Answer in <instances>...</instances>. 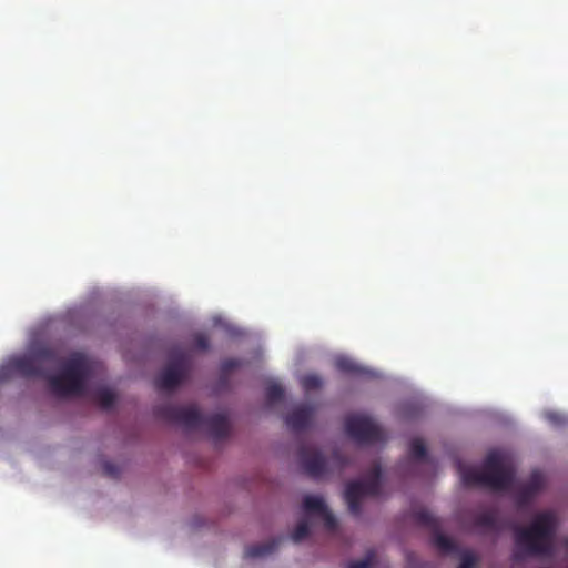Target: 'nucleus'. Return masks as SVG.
I'll return each mask as SVG.
<instances>
[{
	"instance_id": "obj_11",
	"label": "nucleus",
	"mask_w": 568,
	"mask_h": 568,
	"mask_svg": "<svg viewBox=\"0 0 568 568\" xmlns=\"http://www.w3.org/2000/svg\"><path fill=\"white\" fill-rule=\"evenodd\" d=\"M475 525L487 532L494 534H498L508 527L507 520L496 509H489L477 515Z\"/></svg>"
},
{
	"instance_id": "obj_4",
	"label": "nucleus",
	"mask_w": 568,
	"mask_h": 568,
	"mask_svg": "<svg viewBox=\"0 0 568 568\" xmlns=\"http://www.w3.org/2000/svg\"><path fill=\"white\" fill-rule=\"evenodd\" d=\"M382 491V467L376 464L364 479L349 481L344 491V499L351 514L362 513V501L365 497L379 496Z\"/></svg>"
},
{
	"instance_id": "obj_13",
	"label": "nucleus",
	"mask_w": 568,
	"mask_h": 568,
	"mask_svg": "<svg viewBox=\"0 0 568 568\" xmlns=\"http://www.w3.org/2000/svg\"><path fill=\"white\" fill-rule=\"evenodd\" d=\"M204 426L214 440L224 439L229 436L230 423L227 416L224 414L217 413L205 417L203 427Z\"/></svg>"
},
{
	"instance_id": "obj_22",
	"label": "nucleus",
	"mask_w": 568,
	"mask_h": 568,
	"mask_svg": "<svg viewBox=\"0 0 568 568\" xmlns=\"http://www.w3.org/2000/svg\"><path fill=\"white\" fill-rule=\"evenodd\" d=\"M310 535V525L306 519L301 520L291 535L294 542H301Z\"/></svg>"
},
{
	"instance_id": "obj_28",
	"label": "nucleus",
	"mask_w": 568,
	"mask_h": 568,
	"mask_svg": "<svg viewBox=\"0 0 568 568\" xmlns=\"http://www.w3.org/2000/svg\"><path fill=\"white\" fill-rule=\"evenodd\" d=\"M474 564V555L470 550L464 548V568H471Z\"/></svg>"
},
{
	"instance_id": "obj_10",
	"label": "nucleus",
	"mask_w": 568,
	"mask_h": 568,
	"mask_svg": "<svg viewBox=\"0 0 568 568\" xmlns=\"http://www.w3.org/2000/svg\"><path fill=\"white\" fill-rule=\"evenodd\" d=\"M545 484V478L541 471L534 470L527 480L516 493V503L519 507H524L530 503L537 493L541 490Z\"/></svg>"
},
{
	"instance_id": "obj_29",
	"label": "nucleus",
	"mask_w": 568,
	"mask_h": 568,
	"mask_svg": "<svg viewBox=\"0 0 568 568\" xmlns=\"http://www.w3.org/2000/svg\"><path fill=\"white\" fill-rule=\"evenodd\" d=\"M455 469L459 478L462 479V459L455 460Z\"/></svg>"
},
{
	"instance_id": "obj_24",
	"label": "nucleus",
	"mask_w": 568,
	"mask_h": 568,
	"mask_svg": "<svg viewBox=\"0 0 568 568\" xmlns=\"http://www.w3.org/2000/svg\"><path fill=\"white\" fill-rule=\"evenodd\" d=\"M193 347L197 351H206L210 347L209 338L203 333H197L193 336Z\"/></svg>"
},
{
	"instance_id": "obj_21",
	"label": "nucleus",
	"mask_w": 568,
	"mask_h": 568,
	"mask_svg": "<svg viewBox=\"0 0 568 568\" xmlns=\"http://www.w3.org/2000/svg\"><path fill=\"white\" fill-rule=\"evenodd\" d=\"M301 384L306 392H311L321 388L323 381L316 374H307L301 378Z\"/></svg>"
},
{
	"instance_id": "obj_20",
	"label": "nucleus",
	"mask_w": 568,
	"mask_h": 568,
	"mask_svg": "<svg viewBox=\"0 0 568 568\" xmlns=\"http://www.w3.org/2000/svg\"><path fill=\"white\" fill-rule=\"evenodd\" d=\"M376 562L375 550H368L364 558L352 560L347 564V568H372Z\"/></svg>"
},
{
	"instance_id": "obj_1",
	"label": "nucleus",
	"mask_w": 568,
	"mask_h": 568,
	"mask_svg": "<svg viewBox=\"0 0 568 568\" xmlns=\"http://www.w3.org/2000/svg\"><path fill=\"white\" fill-rule=\"evenodd\" d=\"M8 368L22 377L48 379L51 392L59 397L82 395L89 374V365L82 354L74 353L62 362L59 353L49 346L36 347L11 359Z\"/></svg>"
},
{
	"instance_id": "obj_18",
	"label": "nucleus",
	"mask_w": 568,
	"mask_h": 568,
	"mask_svg": "<svg viewBox=\"0 0 568 568\" xmlns=\"http://www.w3.org/2000/svg\"><path fill=\"white\" fill-rule=\"evenodd\" d=\"M94 400L103 409H111L115 403L114 393L108 387L98 388L93 394Z\"/></svg>"
},
{
	"instance_id": "obj_17",
	"label": "nucleus",
	"mask_w": 568,
	"mask_h": 568,
	"mask_svg": "<svg viewBox=\"0 0 568 568\" xmlns=\"http://www.w3.org/2000/svg\"><path fill=\"white\" fill-rule=\"evenodd\" d=\"M303 509L310 515L321 516L325 513L327 506L322 497L307 495L303 499Z\"/></svg>"
},
{
	"instance_id": "obj_23",
	"label": "nucleus",
	"mask_w": 568,
	"mask_h": 568,
	"mask_svg": "<svg viewBox=\"0 0 568 568\" xmlns=\"http://www.w3.org/2000/svg\"><path fill=\"white\" fill-rule=\"evenodd\" d=\"M242 366V361L237 358H227L224 359L221 364V374L222 377L226 379L227 375L235 368Z\"/></svg>"
},
{
	"instance_id": "obj_14",
	"label": "nucleus",
	"mask_w": 568,
	"mask_h": 568,
	"mask_svg": "<svg viewBox=\"0 0 568 568\" xmlns=\"http://www.w3.org/2000/svg\"><path fill=\"white\" fill-rule=\"evenodd\" d=\"M409 456L412 459V464L414 467H417L419 464L429 468V475H433L435 471V463L428 456L426 446L420 438H414L409 444Z\"/></svg>"
},
{
	"instance_id": "obj_26",
	"label": "nucleus",
	"mask_w": 568,
	"mask_h": 568,
	"mask_svg": "<svg viewBox=\"0 0 568 568\" xmlns=\"http://www.w3.org/2000/svg\"><path fill=\"white\" fill-rule=\"evenodd\" d=\"M102 467L104 475L109 477L116 478L120 474L119 467L111 462H104Z\"/></svg>"
},
{
	"instance_id": "obj_3",
	"label": "nucleus",
	"mask_w": 568,
	"mask_h": 568,
	"mask_svg": "<svg viewBox=\"0 0 568 568\" xmlns=\"http://www.w3.org/2000/svg\"><path fill=\"white\" fill-rule=\"evenodd\" d=\"M475 479L493 491H507L514 485L515 469L504 452L493 450L486 456Z\"/></svg>"
},
{
	"instance_id": "obj_31",
	"label": "nucleus",
	"mask_w": 568,
	"mask_h": 568,
	"mask_svg": "<svg viewBox=\"0 0 568 568\" xmlns=\"http://www.w3.org/2000/svg\"><path fill=\"white\" fill-rule=\"evenodd\" d=\"M455 568H462V559L459 560V562L457 564V566Z\"/></svg>"
},
{
	"instance_id": "obj_15",
	"label": "nucleus",
	"mask_w": 568,
	"mask_h": 568,
	"mask_svg": "<svg viewBox=\"0 0 568 568\" xmlns=\"http://www.w3.org/2000/svg\"><path fill=\"white\" fill-rule=\"evenodd\" d=\"M335 367L342 373L355 376L372 377L374 374L371 369L365 368L346 356H339L335 359Z\"/></svg>"
},
{
	"instance_id": "obj_5",
	"label": "nucleus",
	"mask_w": 568,
	"mask_h": 568,
	"mask_svg": "<svg viewBox=\"0 0 568 568\" xmlns=\"http://www.w3.org/2000/svg\"><path fill=\"white\" fill-rule=\"evenodd\" d=\"M191 368V355L180 348L173 349L170 353L168 365L155 381L156 387L163 390H173L187 377Z\"/></svg>"
},
{
	"instance_id": "obj_9",
	"label": "nucleus",
	"mask_w": 568,
	"mask_h": 568,
	"mask_svg": "<svg viewBox=\"0 0 568 568\" xmlns=\"http://www.w3.org/2000/svg\"><path fill=\"white\" fill-rule=\"evenodd\" d=\"M300 462L304 471L312 478H322L327 473V462L316 449L302 446L300 448Z\"/></svg>"
},
{
	"instance_id": "obj_6",
	"label": "nucleus",
	"mask_w": 568,
	"mask_h": 568,
	"mask_svg": "<svg viewBox=\"0 0 568 568\" xmlns=\"http://www.w3.org/2000/svg\"><path fill=\"white\" fill-rule=\"evenodd\" d=\"M158 418L183 426L186 430L200 429L204 425V416L195 405H160L155 407Z\"/></svg>"
},
{
	"instance_id": "obj_27",
	"label": "nucleus",
	"mask_w": 568,
	"mask_h": 568,
	"mask_svg": "<svg viewBox=\"0 0 568 568\" xmlns=\"http://www.w3.org/2000/svg\"><path fill=\"white\" fill-rule=\"evenodd\" d=\"M546 419L555 426L562 425L565 423V417L556 412H547L545 414Z\"/></svg>"
},
{
	"instance_id": "obj_25",
	"label": "nucleus",
	"mask_w": 568,
	"mask_h": 568,
	"mask_svg": "<svg viewBox=\"0 0 568 568\" xmlns=\"http://www.w3.org/2000/svg\"><path fill=\"white\" fill-rule=\"evenodd\" d=\"M322 519H323V523H324V527L329 530V531H334L336 528H337V519L335 518V516L329 511V509L327 508L325 510V513H323L321 516H320Z\"/></svg>"
},
{
	"instance_id": "obj_8",
	"label": "nucleus",
	"mask_w": 568,
	"mask_h": 568,
	"mask_svg": "<svg viewBox=\"0 0 568 568\" xmlns=\"http://www.w3.org/2000/svg\"><path fill=\"white\" fill-rule=\"evenodd\" d=\"M414 521L432 532V545L443 555L454 554L457 550L455 542L442 532L443 523L425 508L412 511Z\"/></svg>"
},
{
	"instance_id": "obj_16",
	"label": "nucleus",
	"mask_w": 568,
	"mask_h": 568,
	"mask_svg": "<svg viewBox=\"0 0 568 568\" xmlns=\"http://www.w3.org/2000/svg\"><path fill=\"white\" fill-rule=\"evenodd\" d=\"M281 538H273L265 542L250 545L245 548L246 558H261L273 554L280 546Z\"/></svg>"
},
{
	"instance_id": "obj_7",
	"label": "nucleus",
	"mask_w": 568,
	"mask_h": 568,
	"mask_svg": "<svg viewBox=\"0 0 568 568\" xmlns=\"http://www.w3.org/2000/svg\"><path fill=\"white\" fill-rule=\"evenodd\" d=\"M345 432L358 444H377L386 440L384 430L369 416L362 414L349 415L345 419Z\"/></svg>"
},
{
	"instance_id": "obj_30",
	"label": "nucleus",
	"mask_w": 568,
	"mask_h": 568,
	"mask_svg": "<svg viewBox=\"0 0 568 568\" xmlns=\"http://www.w3.org/2000/svg\"><path fill=\"white\" fill-rule=\"evenodd\" d=\"M463 478H464V485L466 484L467 479H468V473L466 471V468L464 467V475H463Z\"/></svg>"
},
{
	"instance_id": "obj_2",
	"label": "nucleus",
	"mask_w": 568,
	"mask_h": 568,
	"mask_svg": "<svg viewBox=\"0 0 568 568\" xmlns=\"http://www.w3.org/2000/svg\"><path fill=\"white\" fill-rule=\"evenodd\" d=\"M514 531V561L520 562L532 556L554 555L557 519L552 513H539L528 527L515 526Z\"/></svg>"
},
{
	"instance_id": "obj_12",
	"label": "nucleus",
	"mask_w": 568,
	"mask_h": 568,
	"mask_svg": "<svg viewBox=\"0 0 568 568\" xmlns=\"http://www.w3.org/2000/svg\"><path fill=\"white\" fill-rule=\"evenodd\" d=\"M314 416V409L308 405H301L293 409L285 418L287 427L293 432L306 429Z\"/></svg>"
},
{
	"instance_id": "obj_19",
	"label": "nucleus",
	"mask_w": 568,
	"mask_h": 568,
	"mask_svg": "<svg viewBox=\"0 0 568 568\" xmlns=\"http://www.w3.org/2000/svg\"><path fill=\"white\" fill-rule=\"evenodd\" d=\"M265 397L268 404L281 402L284 397V389L277 383H271L265 389Z\"/></svg>"
}]
</instances>
